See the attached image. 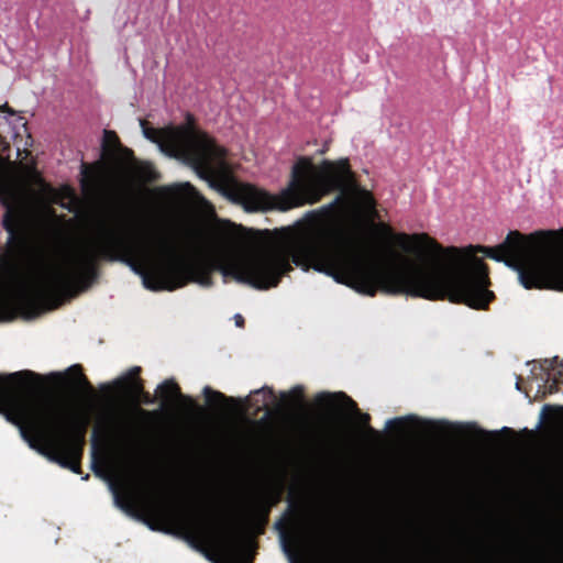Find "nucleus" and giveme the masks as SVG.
Listing matches in <instances>:
<instances>
[{"label": "nucleus", "instance_id": "nucleus-1", "mask_svg": "<svg viewBox=\"0 0 563 563\" xmlns=\"http://www.w3.org/2000/svg\"><path fill=\"white\" fill-rule=\"evenodd\" d=\"M338 203L339 213L351 218V227L301 230L286 240L284 250H222L203 265V287L212 285L211 269L219 271L224 279L232 277L256 289L276 287L282 275L291 268V257L305 271L311 267L362 295L374 296L382 289L428 300L448 297L474 309H485L494 298L487 289L489 280L481 260L473 257L467 262L455 247L448 249L445 258H441V246L427 234H395L385 223L378 224L379 232L402 251L437 256L416 261L391 251L385 267L377 269L364 243V232L377 216L373 197L367 191L340 196L329 208Z\"/></svg>", "mask_w": 563, "mask_h": 563}, {"label": "nucleus", "instance_id": "nucleus-2", "mask_svg": "<svg viewBox=\"0 0 563 563\" xmlns=\"http://www.w3.org/2000/svg\"><path fill=\"white\" fill-rule=\"evenodd\" d=\"M31 376H0V413L19 428L31 449L77 473V439L82 437L90 417L76 415L65 400L35 393Z\"/></svg>", "mask_w": 563, "mask_h": 563}, {"label": "nucleus", "instance_id": "nucleus-3", "mask_svg": "<svg viewBox=\"0 0 563 563\" xmlns=\"http://www.w3.org/2000/svg\"><path fill=\"white\" fill-rule=\"evenodd\" d=\"M349 176L346 159L336 163L324 161L321 166H314L309 159L302 158L292 166L288 186L277 195L250 184H233L227 194L247 211H287L319 201L325 194L341 187Z\"/></svg>", "mask_w": 563, "mask_h": 563}, {"label": "nucleus", "instance_id": "nucleus-4", "mask_svg": "<svg viewBox=\"0 0 563 563\" xmlns=\"http://www.w3.org/2000/svg\"><path fill=\"white\" fill-rule=\"evenodd\" d=\"M481 252L518 273L526 288L563 291V230L540 231L528 236L511 231L495 247L481 246Z\"/></svg>", "mask_w": 563, "mask_h": 563}, {"label": "nucleus", "instance_id": "nucleus-5", "mask_svg": "<svg viewBox=\"0 0 563 563\" xmlns=\"http://www.w3.org/2000/svg\"><path fill=\"white\" fill-rule=\"evenodd\" d=\"M143 135L157 144L161 152L179 158L197 168L212 172L213 164H221L224 155L222 147L216 145L207 135L190 126L147 128L140 121Z\"/></svg>", "mask_w": 563, "mask_h": 563}, {"label": "nucleus", "instance_id": "nucleus-6", "mask_svg": "<svg viewBox=\"0 0 563 563\" xmlns=\"http://www.w3.org/2000/svg\"><path fill=\"white\" fill-rule=\"evenodd\" d=\"M190 543L196 549L202 545L214 548L222 563H250L244 549L233 536L218 522H199L192 527Z\"/></svg>", "mask_w": 563, "mask_h": 563}, {"label": "nucleus", "instance_id": "nucleus-7", "mask_svg": "<svg viewBox=\"0 0 563 563\" xmlns=\"http://www.w3.org/2000/svg\"><path fill=\"white\" fill-rule=\"evenodd\" d=\"M1 201L5 208L2 219L3 227L10 238H13L29 222L32 208L25 195L15 187L5 188L1 195Z\"/></svg>", "mask_w": 563, "mask_h": 563}, {"label": "nucleus", "instance_id": "nucleus-8", "mask_svg": "<svg viewBox=\"0 0 563 563\" xmlns=\"http://www.w3.org/2000/svg\"><path fill=\"white\" fill-rule=\"evenodd\" d=\"M303 388L300 385L292 387L289 391H282L277 398L269 387H262L251 391L250 396L238 401L245 409H253L255 412L267 408L269 405L300 407L302 405Z\"/></svg>", "mask_w": 563, "mask_h": 563}, {"label": "nucleus", "instance_id": "nucleus-9", "mask_svg": "<svg viewBox=\"0 0 563 563\" xmlns=\"http://www.w3.org/2000/svg\"><path fill=\"white\" fill-rule=\"evenodd\" d=\"M407 421L416 422L423 427H433L440 431L450 433L455 437H464L467 434H483L485 433L482 429L477 428L475 423H462V422H448V421H432V420H420L415 416L398 417L386 421V428L391 426H402Z\"/></svg>", "mask_w": 563, "mask_h": 563}, {"label": "nucleus", "instance_id": "nucleus-10", "mask_svg": "<svg viewBox=\"0 0 563 563\" xmlns=\"http://www.w3.org/2000/svg\"><path fill=\"white\" fill-rule=\"evenodd\" d=\"M159 192L170 209H176L187 203L202 205L205 202L203 197L188 183L162 187Z\"/></svg>", "mask_w": 563, "mask_h": 563}, {"label": "nucleus", "instance_id": "nucleus-11", "mask_svg": "<svg viewBox=\"0 0 563 563\" xmlns=\"http://www.w3.org/2000/svg\"><path fill=\"white\" fill-rule=\"evenodd\" d=\"M314 401L317 405L323 407L327 410H331L334 408L345 410L347 413L358 417L360 421L365 426L369 420V416L367 413H361L356 407V404L344 393L332 394L322 391L316 396Z\"/></svg>", "mask_w": 563, "mask_h": 563}, {"label": "nucleus", "instance_id": "nucleus-12", "mask_svg": "<svg viewBox=\"0 0 563 563\" xmlns=\"http://www.w3.org/2000/svg\"><path fill=\"white\" fill-rule=\"evenodd\" d=\"M156 391L162 399V407L165 409L179 408L186 411H192L196 408L194 399L180 394L177 384L170 379L159 384Z\"/></svg>", "mask_w": 563, "mask_h": 563}, {"label": "nucleus", "instance_id": "nucleus-13", "mask_svg": "<svg viewBox=\"0 0 563 563\" xmlns=\"http://www.w3.org/2000/svg\"><path fill=\"white\" fill-rule=\"evenodd\" d=\"M541 372L540 382H538V391L547 388V384L552 382L549 390L552 391L553 385L563 382V362L559 357L545 358L538 367Z\"/></svg>", "mask_w": 563, "mask_h": 563}, {"label": "nucleus", "instance_id": "nucleus-14", "mask_svg": "<svg viewBox=\"0 0 563 563\" xmlns=\"http://www.w3.org/2000/svg\"><path fill=\"white\" fill-rule=\"evenodd\" d=\"M140 367H132L128 373L118 377L114 380V385L120 388H124L128 393L131 394L134 401L139 402L141 400V395H143V388L139 382L135 380V376L139 374Z\"/></svg>", "mask_w": 563, "mask_h": 563}, {"label": "nucleus", "instance_id": "nucleus-15", "mask_svg": "<svg viewBox=\"0 0 563 563\" xmlns=\"http://www.w3.org/2000/svg\"><path fill=\"white\" fill-rule=\"evenodd\" d=\"M206 401L211 406H222L224 401L234 402L235 399L227 398L222 393L211 389L206 386L202 390Z\"/></svg>", "mask_w": 563, "mask_h": 563}, {"label": "nucleus", "instance_id": "nucleus-16", "mask_svg": "<svg viewBox=\"0 0 563 563\" xmlns=\"http://www.w3.org/2000/svg\"><path fill=\"white\" fill-rule=\"evenodd\" d=\"M276 526H277V528H279V539H280V544H282L284 553L286 554V556L288 558L290 563H297L296 555H295L294 550L291 549V545L289 544V541L287 538V532L282 527L280 522L276 523Z\"/></svg>", "mask_w": 563, "mask_h": 563}, {"label": "nucleus", "instance_id": "nucleus-17", "mask_svg": "<svg viewBox=\"0 0 563 563\" xmlns=\"http://www.w3.org/2000/svg\"><path fill=\"white\" fill-rule=\"evenodd\" d=\"M131 441H130V437L126 434V433H121L120 434V446H119V451H120V455L121 457L126 462L130 457V448H131Z\"/></svg>", "mask_w": 563, "mask_h": 563}, {"label": "nucleus", "instance_id": "nucleus-18", "mask_svg": "<svg viewBox=\"0 0 563 563\" xmlns=\"http://www.w3.org/2000/svg\"><path fill=\"white\" fill-rule=\"evenodd\" d=\"M553 410L554 411V419H563V406L558 407H551V406H544L541 413H540V421L539 426H541L547 417V411Z\"/></svg>", "mask_w": 563, "mask_h": 563}, {"label": "nucleus", "instance_id": "nucleus-19", "mask_svg": "<svg viewBox=\"0 0 563 563\" xmlns=\"http://www.w3.org/2000/svg\"><path fill=\"white\" fill-rule=\"evenodd\" d=\"M109 487H110L111 492L113 493V499H114L115 506L122 510H126V508H128L126 504L122 500L120 494L118 493L115 485L111 481H109Z\"/></svg>", "mask_w": 563, "mask_h": 563}, {"label": "nucleus", "instance_id": "nucleus-20", "mask_svg": "<svg viewBox=\"0 0 563 563\" xmlns=\"http://www.w3.org/2000/svg\"><path fill=\"white\" fill-rule=\"evenodd\" d=\"M68 372H75V380L77 384H80L82 385L84 387H86L87 389H91V387L89 386V384L86 382V379L84 378V376L81 375V373L78 371V367L77 366H71L68 368Z\"/></svg>", "mask_w": 563, "mask_h": 563}, {"label": "nucleus", "instance_id": "nucleus-21", "mask_svg": "<svg viewBox=\"0 0 563 563\" xmlns=\"http://www.w3.org/2000/svg\"><path fill=\"white\" fill-rule=\"evenodd\" d=\"M41 198L48 199L52 195V189L44 183L40 181Z\"/></svg>", "mask_w": 563, "mask_h": 563}, {"label": "nucleus", "instance_id": "nucleus-22", "mask_svg": "<svg viewBox=\"0 0 563 563\" xmlns=\"http://www.w3.org/2000/svg\"><path fill=\"white\" fill-rule=\"evenodd\" d=\"M140 401H143L144 404H147V405H152V404H154L155 398L151 397L148 394H145L143 391V395H141Z\"/></svg>", "mask_w": 563, "mask_h": 563}, {"label": "nucleus", "instance_id": "nucleus-23", "mask_svg": "<svg viewBox=\"0 0 563 563\" xmlns=\"http://www.w3.org/2000/svg\"><path fill=\"white\" fill-rule=\"evenodd\" d=\"M234 320H235V324L238 327H241L243 324V322H244L243 317L241 314H239V313L234 316Z\"/></svg>", "mask_w": 563, "mask_h": 563}, {"label": "nucleus", "instance_id": "nucleus-24", "mask_svg": "<svg viewBox=\"0 0 563 563\" xmlns=\"http://www.w3.org/2000/svg\"><path fill=\"white\" fill-rule=\"evenodd\" d=\"M140 177L144 178V179H148V178H151V172L142 169V170H140Z\"/></svg>", "mask_w": 563, "mask_h": 563}, {"label": "nucleus", "instance_id": "nucleus-25", "mask_svg": "<svg viewBox=\"0 0 563 563\" xmlns=\"http://www.w3.org/2000/svg\"><path fill=\"white\" fill-rule=\"evenodd\" d=\"M104 136H106V139H108L109 141H110L111 139H114V135H113L111 132H108V131H106V132H104Z\"/></svg>", "mask_w": 563, "mask_h": 563}, {"label": "nucleus", "instance_id": "nucleus-26", "mask_svg": "<svg viewBox=\"0 0 563 563\" xmlns=\"http://www.w3.org/2000/svg\"><path fill=\"white\" fill-rule=\"evenodd\" d=\"M366 429H367V431H368L369 433H376V432H375V430H374L373 428H371V427H366Z\"/></svg>", "mask_w": 563, "mask_h": 563}, {"label": "nucleus", "instance_id": "nucleus-27", "mask_svg": "<svg viewBox=\"0 0 563 563\" xmlns=\"http://www.w3.org/2000/svg\"><path fill=\"white\" fill-rule=\"evenodd\" d=\"M536 369H537V365H534V366H533V368H532V374H533V375H537V374H536Z\"/></svg>", "mask_w": 563, "mask_h": 563}, {"label": "nucleus", "instance_id": "nucleus-28", "mask_svg": "<svg viewBox=\"0 0 563 563\" xmlns=\"http://www.w3.org/2000/svg\"><path fill=\"white\" fill-rule=\"evenodd\" d=\"M516 388H517L518 390H520V384H519V382H517V383H516Z\"/></svg>", "mask_w": 563, "mask_h": 563}, {"label": "nucleus", "instance_id": "nucleus-29", "mask_svg": "<svg viewBox=\"0 0 563 563\" xmlns=\"http://www.w3.org/2000/svg\"><path fill=\"white\" fill-rule=\"evenodd\" d=\"M509 430H510V429H509V428H507V427H504V428L501 429V431H509Z\"/></svg>", "mask_w": 563, "mask_h": 563}, {"label": "nucleus", "instance_id": "nucleus-30", "mask_svg": "<svg viewBox=\"0 0 563 563\" xmlns=\"http://www.w3.org/2000/svg\"><path fill=\"white\" fill-rule=\"evenodd\" d=\"M93 470H95L96 474L101 475V471H98L96 468H93Z\"/></svg>", "mask_w": 563, "mask_h": 563}]
</instances>
